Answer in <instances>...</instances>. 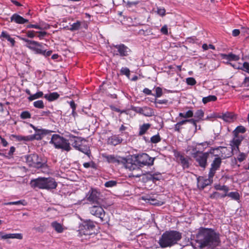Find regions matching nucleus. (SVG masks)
<instances>
[{"label": "nucleus", "mask_w": 249, "mask_h": 249, "mask_svg": "<svg viewBox=\"0 0 249 249\" xmlns=\"http://www.w3.org/2000/svg\"><path fill=\"white\" fill-rule=\"evenodd\" d=\"M198 238L201 248H213L218 246L220 243L219 234L212 229H205L201 231Z\"/></svg>", "instance_id": "f257e3e1"}, {"label": "nucleus", "mask_w": 249, "mask_h": 249, "mask_svg": "<svg viewBox=\"0 0 249 249\" xmlns=\"http://www.w3.org/2000/svg\"><path fill=\"white\" fill-rule=\"evenodd\" d=\"M181 233L176 231H169L164 232L159 241V244L162 248L170 247L181 239Z\"/></svg>", "instance_id": "f03ea898"}, {"label": "nucleus", "mask_w": 249, "mask_h": 249, "mask_svg": "<svg viewBox=\"0 0 249 249\" xmlns=\"http://www.w3.org/2000/svg\"><path fill=\"white\" fill-rule=\"evenodd\" d=\"M154 158L150 157L146 153H142L137 155H133L128 158V162L132 164V169L129 170H134L140 167L144 166H151L153 164Z\"/></svg>", "instance_id": "7ed1b4c3"}, {"label": "nucleus", "mask_w": 249, "mask_h": 249, "mask_svg": "<svg viewBox=\"0 0 249 249\" xmlns=\"http://www.w3.org/2000/svg\"><path fill=\"white\" fill-rule=\"evenodd\" d=\"M27 164L32 167L39 168L47 166V160L36 154H32L25 156Z\"/></svg>", "instance_id": "20e7f679"}, {"label": "nucleus", "mask_w": 249, "mask_h": 249, "mask_svg": "<svg viewBox=\"0 0 249 249\" xmlns=\"http://www.w3.org/2000/svg\"><path fill=\"white\" fill-rule=\"evenodd\" d=\"M50 143L53 144L57 149H61L67 152L71 149L69 140L58 134H53L52 136Z\"/></svg>", "instance_id": "39448f33"}, {"label": "nucleus", "mask_w": 249, "mask_h": 249, "mask_svg": "<svg viewBox=\"0 0 249 249\" xmlns=\"http://www.w3.org/2000/svg\"><path fill=\"white\" fill-rule=\"evenodd\" d=\"M102 157L109 163L116 165H123L126 169H132V164L128 162V158L126 159L114 155L102 154Z\"/></svg>", "instance_id": "423d86ee"}, {"label": "nucleus", "mask_w": 249, "mask_h": 249, "mask_svg": "<svg viewBox=\"0 0 249 249\" xmlns=\"http://www.w3.org/2000/svg\"><path fill=\"white\" fill-rule=\"evenodd\" d=\"M110 48L114 55H119L122 57L127 56L131 52V50L124 44H112Z\"/></svg>", "instance_id": "0eeeda50"}, {"label": "nucleus", "mask_w": 249, "mask_h": 249, "mask_svg": "<svg viewBox=\"0 0 249 249\" xmlns=\"http://www.w3.org/2000/svg\"><path fill=\"white\" fill-rule=\"evenodd\" d=\"M214 150V149L212 148L209 152L204 153L199 151L196 155L194 156V158L201 167L205 168L207 165V159L210 154H213Z\"/></svg>", "instance_id": "6e6552de"}, {"label": "nucleus", "mask_w": 249, "mask_h": 249, "mask_svg": "<svg viewBox=\"0 0 249 249\" xmlns=\"http://www.w3.org/2000/svg\"><path fill=\"white\" fill-rule=\"evenodd\" d=\"M95 226L94 223L90 220L84 221L81 227L80 233L85 235H94Z\"/></svg>", "instance_id": "1a4fd4ad"}, {"label": "nucleus", "mask_w": 249, "mask_h": 249, "mask_svg": "<svg viewBox=\"0 0 249 249\" xmlns=\"http://www.w3.org/2000/svg\"><path fill=\"white\" fill-rule=\"evenodd\" d=\"M21 39L26 42V46L30 49L34 51L36 53L41 54V53H43V46L41 43L25 38H21Z\"/></svg>", "instance_id": "9d476101"}, {"label": "nucleus", "mask_w": 249, "mask_h": 249, "mask_svg": "<svg viewBox=\"0 0 249 249\" xmlns=\"http://www.w3.org/2000/svg\"><path fill=\"white\" fill-rule=\"evenodd\" d=\"M90 213L100 219L101 222L105 221V212L100 204L93 205L89 208Z\"/></svg>", "instance_id": "9b49d317"}, {"label": "nucleus", "mask_w": 249, "mask_h": 249, "mask_svg": "<svg viewBox=\"0 0 249 249\" xmlns=\"http://www.w3.org/2000/svg\"><path fill=\"white\" fill-rule=\"evenodd\" d=\"M100 193L96 190L91 189L86 195L87 200L92 203L100 204Z\"/></svg>", "instance_id": "f8f14e48"}, {"label": "nucleus", "mask_w": 249, "mask_h": 249, "mask_svg": "<svg viewBox=\"0 0 249 249\" xmlns=\"http://www.w3.org/2000/svg\"><path fill=\"white\" fill-rule=\"evenodd\" d=\"M222 163V159L217 155H215V157L213 160L209 174L211 177H213L216 171L218 170L220 167Z\"/></svg>", "instance_id": "ddd939ff"}, {"label": "nucleus", "mask_w": 249, "mask_h": 249, "mask_svg": "<svg viewBox=\"0 0 249 249\" xmlns=\"http://www.w3.org/2000/svg\"><path fill=\"white\" fill-rule=\"evenodd\" d=\"M213 177H211L210 174H208V178H205L202 177H199L197 178V187L201 190L204 189L206 186L211 185L213 182Z\"/></svg>", "instance_id": "4468645a"}, {"label": "nucleus", "mask_w": 249, "mask_h": 249, "mask_svg": "<svg viewBox=\"0 0 249 249\" xmlns=\"http://www.w3.org/2000/svg\"><path fill=\"white\" fill-rule=\"evenodd\" d=\"M35 131V133L34 135L31 136V140H40L42 138L47 135L48 134L52 132V131L45 129H39L37 128Z\"/></svg>", "instance_id": "2eb2a0df"}, {"label": "nucleus", "mask_w": 249, "mask_h": 249, "mask_svg": "<svg viewBox=\"0 0 249 249\" xmlns=\"http://www.w3.org/2000/svg\"><path fill=\"white\" fill-rule=\"evenodd\" d=\"M205 144H208L207 142L197 143L196 144L193 143L192 145H189L188 146L186 149V151L187 152H189V154H190L192 157L194 158V156L196 155L200 151L197 150V145L204 146L205 145Z\"/></svg>", "instance_id": "dca6fc26"}, {"label": "nucleus", "mask_w": 249, "mask_h": 249, "mask_svg": "<svg viewBox=\"0 0 249 249\" xmlns=\"http://www.w3.org/2000/svg\"><path fill=\"white\" fill-rule=\"evenodd\" d=\"M45 189L50 190L55 189L57 183L52 178H44Z\"/></svg>", "instance_id": "f3484780"}, {"label": "nucleus", "mask_w": 249, "mask_h": 249, "mask_svg": "<svg viewBox=\"0 0 249 249\" xmlns=\"http://www.w3.org/2000/svg\"><path fill=\"white\" fill-rule=\"evenodd\" d=\"M31 185L34 188L45 189L44 178H38L31 181Z\"/></svg>", "instance_id": "a211bd4d"}, {"label": "nucleus", "mask_w": 249, "mask_h": 249, "mask_svg": "<svg viewBox=\"0 0 249 249\" xmlns=\"http://www.w3.org/2000/svg\"><path fill=\"white\" fill-rule=\"evenodd\" d=\"M221 56L222 59L227 61V62H226L227 64H230L231 65H232L233 67H234V66L232 65L231 63L229 62V61H238L240 59V57L239 55H235L232 53H230L229 54L222 53L221 54Z\"/></svg>", "instance_id": "6ab92c4d"}, {"label": "nucleus", "mask_w": 249, "mask_h": 249, "mask_svg": "<svg viewBox=\"0 0 249 249\" xmlns=\"http://www.w3.org/2000/svg\"><path fill=\"white\" fill-rule=\"evenodd\" d=\"M217 117L223 119L225 122L228 123L233 122L235 119L233 113L230 112L223 113L221 114L218 115Z\"/></svg>", "instance_id": "aec40b11"}, {"label": "nucleus", "mask_w": 249, "mask_h": 249, "mask_svg": "<svg viewBox=\"0 0 249 249\" xmlns=\"http://www.w3.org/2000/svg\"><path fill=\"white\" fill-rule=\"evenodd\" d=\"M69 139L72 142V146L75 148L77 149L80 144H81V142L83 141H85L84 138L80 137L75 136L73 135H70L69 136Z\"/></svg>", "instance_id": "412c9836"}, {"label": "nucleus", "mask_w": 249, "mask_h": 249, "mask_svg": "<svg viewBox=\"0 0 249 249\" xmlns=\"http://www.w3.org/2000/svg\"><path fill=\"white\" fill-rule=\"evenodd\" d=\"M123 139L119 135H114L108 138L107 142L108 144L116 146L121 143Z\"/></svg>", "instance_id": "4be33fe9"}, {"label": "nucleus", "mask_w": 249, "mask_h": 249, "mask_svg": "<svg viewBox=\"0 0 249 249\" xmlns=\"http://www.w3.org/2000/svg\"><path fill=\"white\" fill-rule=\"evenodd\" d=\"M234 137L232 140L231 142V145L234 148L239 149V146L241 144L242 141L244 139V137L242 135H233Z\"/></svg>", "instance_id": "5701e85b"}, {"label": "nucleus", "mask_w": 249, "mask_h": 249, "mask_svg": "<svg viewBox=\"0 0 249 249\" xmlns=\"http://www.w3.org/2000/svg\"><path fill=\"white\" fill-rule=\"evenodd\" d=\"M11 22H15L17 24H23L25 23L28 22L29 20L23 18L22 17L17 14H13L10 18Z\"/></svg>", "instance_id": "b1692460"}, {"label": "nucleus", "mask_w": 249, "mask_h": 249, "mask_svg": "<svg viewBox=\"0 0 249 249\" xmlns=\"http://www.w3.org/2000/svg\"><path fill=\"white\" fill-rule=\"evenodd\" d=\"M153 102L154 103V104L155 105V107L157 108H161L163 107V106H160V105H163L165 107H167V106H169V105L172 104V102L169 101V100L167 99H164L160 100V99H158L157 98L155 99L154 101Z\"/></svg>", "instance_id": "393cba45"}, {"label": "nucleus", "mask_w": 249, "mask_h": 249, "mask_svg": "<svg viewBox=\"0 0 249 249\" xmlns=\"http://www.w3.org/2000/svg\"><path fill=\"white\" fill-rule=\"evenodd\" d=\"M178 158L180 163L183 169L188 168L189 167L190 163L188 158H185L183 155H179Z\"/></svg>", "instance_id": "a878e982"}, {"label": "nucleus", "mask_w": 249, "mask_h": 249, "mask_svg": "<svg viewBox=\"0 0 249 249\" xmlns=\"http://www.w3.org/2000/svg\"><path fill=\"white\" fill-rule=\"evenodd\" d=\"M154 110L150 107H143L142 115L146 117H151L154 115Z\"/></svg>", "instance_id": "bb28decb"}, {"label": "nucleus", "mask_w": 249, "mask_h": 249, "mask_svg": "<svg viewBox=\"0 0 249 249\" xmlns=\"http://www.w3.org/2000/svg\"><path fill=\"white\" fill-rule=\"evenodd\" d=\"M76 150L81 151V152L84 153L89 157L91 153L89 147L87 145H83L82 144H80V145L76 149Z\"/></svg>", "instance_id": "cd10ccee"}, {"label": "nucleus", "mask_w": 249, "mask_h": 249, "mask_svg": "<svg viewBox=\"0 0 249 249\" xmlns=\"http://www.w3.org/2000/svg\"><path fill=\"white\" fill-rule=\"evenodd\" d=\"M81 22L80 21H77L76 22L71 25V26L65 27V28L68 29L71 32H74L78 30L81 27Z\"/></svg>", "instance_id": "c85d7f7f"}, {"label": "nucleus", "mask_w": 249, "mask_h": 249, "mask_svg": "<svg viewBox=\"0 0 249 249\" xmlns=\"http://www.w3.org/2000/svg\"><path fill=\"white\" fill-rule=\"evenodd\" d=\"M59 95L57 92H52L50 94H46L44 95V98L49 101H53L58 99Z\"/></svg>", "instance_id": "c756f323"}, {"label": "nucleus", "mask_w": 249, "mask_h": 249, "mask_svg": "<svg viewBox=\"0 0 249 249\" xmlns=\"http://www.w3.org/2000/svg\"><path fill=\"white\" fill-rule=\"evenodd\" d=\"M151 124H144L140 127L139 135L142 136L145 134L146 132L149 129Z\"/></svg>", "instance_id": "7c9ffc66"}, {"label": "nucleus", "mask_w": 249, "mask_h": 249, "mask_svg": "<svg viewBox=\"0 0 249 249\" xmlns=\"http://www.w3.org/2000/svg\"><path fill=\"white\" fill-rule=\"evenodd\" d=\"M16 148L14 146H11L8 153H0V156H3L6 158L10 159L12 157V156L15 152Z\"/></svg>", "instance_id": "2f4dec72"}, {"label": "nucleus", "mask_w": 249, "mask_h": 249, "mask_svg": "<svg viewBox=\"0 0 249 249\" xmlns=\"http://www.w3.org/2000/svg\"><path fill=\"white\" fill-rule=\"evenodd\" d=\"M52 227L58 233H61L63 231L62 226L58 222L55 221L52 223Z\"/></svg>", "instance_id": "473e14b6"}, {"label": "nucleus", "mask_w": 249, "mask_h": 249, "mask_svg": "<svg viewBox=\"0 0 249 249\" xmlns=\"http://www.w3.org/2000/svg\"><path fill=\"white\" fill-rule=\"evenodd\" d=\"M1 36L5 38L8 41H9L11 43L12 46H14L15 43L14 39L11 37L10 36L9 34H8L6 32L4 31L2 32L1 34Z\"/></svg>", "instance_id": "72a5a7b5"}, {"label": "nucleus", "mask_w": 249, "mask_h": 249, "mask_svg": "<svg viewBox=\"0 0 249 249\" xmlns=\"http://www.w3.org/2000/svg\"><path fill=\"white\" fill-rule=\"evenodd\" d=\"M246 131L245 127L243 126L240 125L237 126L235 130L233 131V135H240L239 133L243 134Z\"/></svg>", "instance_id": "f704fd0d"}, {"label": "nucleus", "mask_w": 249, "mask_h": 249, "mask_svg": "<svg viewBox=\"0 0 249 249\" xmlns=\"http://www.w3.org/2000/svg\"><path fill=\"white\" fill-rule=\"evenodd\" d=\"M217 100V97L215 95H209L207 97H205L202 98V102L206 104L207 103L211 101H215Z\"/></svg>", "instance_id": "c9c22d12"}, {"label": "nucleus", "mask_w": 249, "mask_h": 249, "mask_svg": "<svg viewBox=\"0 0 249 249\" xmlns=\"http://www.w3.org/2000/svg\"><path fill=\"white\" fill-rule=\"evenodd\" d=\"M227 196L231 197L235 200H238L240 199L239 194L237 192H232L229 193H227Z\"/></svg>", "instance_id": "e433bc0d"}, {"label": "nucleus", "mask_w": 249, "mask_h": 249, "mask_svg": "<svg viewBox=\"0 0 249 249\" xmlns=\"http://www.w3.org/2000/svg\"><path fill=\"white\" fill-rule=\"evenodd\" d=\"M43 95V93L42 91H39L36 92V93L34 94L31 95L28 98V99L31 101L34 100H35L36 99L39 98L40 97H42Z\"/></svg>", "instance_id": "4c0bfd02"}, {"label": "nucleus", "mask_w": 249, "mask_h": 249, "mask_svg": "<svg viewBox=\"0 0 249 249\" xmlns=\"http://www.w3.org/2000/svg\"><path fill=\"white\" fill-rule=\"evenodd\" d=\"M214 188L216 190L223 191L225 193H228L229 190V188L226 185H221L220 184H215L214 185Z\"/></svg>", "instance_id": "58836bf2"}, {"label": "nucleus", "mask_w": 249, "mask_h": 249, "mask_svg": "<svg viewBox=\"0 0 249 249\" xmlns=\"http://www.w3.org/2000/svg\"><path fill=\"white\" fill-rule=\"evenodd\" d=\"M194 113L192 110H189L185 114L179 113V116L184 118H189L193 116Z\"/></svg>", "instance_id": "ea45409f"}, {"label": "nucleus", "mask_w": 249, "mask_h": 249, "mask_svg": "<svg viewBox=\"0 0 249 249\" xmlns=\"http://www.w3.org/2000/svg\"><path fill=\"white\" fill-rule=\"evenodd\" d=\"M5 205H25V200H20L17 201H12V202H6L4 203Z\"/></svg>", "instance_id": "a19ab883"}, {"label": "nucleus", "mask_w": 249, "mask_h": 249, "mask_svg": "<svg viewBox=\"0 0 249 249\" xmlns=\"http://www.w3.org/2000/svg\"><path fill=\"white\" fill-rule=\"evenodd\" d=\"M156 93L153 94V95L155 97V99L161 97L163 94L162 89L161 88L158 87L155 88Z\"/></svg>", "instance_id": "79ce46f5"}, {"label": "nucleus", "mask_w": 249, "mask_h": 249, "mask_svg": "<svg viewBox=\"0 0 249 249\" xmlns=\"http://www.w3.org/2000/svg\"><path fill=\"white\" fill-rule=\"evenodd\" d=\"M226 196H227L226 193H225L223 194H221L219 192H213L212 194L211 197L212 198H224Z\"/></svg>", "instance_id": "37998d69"}, {"label": "nucleus", "mask_w": 249, "mask_h": 249, "mask_svg": "<svg viewBox=\"0 0 249 249\" xmlns=\"http://www.w3.org/2000/svg\"><path fill=\"white\" fill-rule=\"evenodd\" d=\"M204 116V112L202 109L197 110L195 113L194 117L197 118L198 121H199Z\"/></svg>", "instance_id": "c03bdc74"}, {"label": "nucleus", "mask_w": 249, "mask_h": 249, "mask_svg": "<svg viewBox=\"0 0 249 249\" xmlns=\"http://www.w3.org/2000/svg\"><path fill=\"white\" fill-rule=\"evenodd\" d=\"M34 106L36 108H43L44 104L42 100H37L34 102Z\"/></svg>", "instance_id": "a18cd8bd"}, {"label": "nucleus", "mask_w": 249, "mask_h": 249, "mask_svg": "<svg viewBox=\"0 0 249 249\" xmlns=\"http://www.w3.org/2000/svg\"><path fill=\"white\" fill-rule=\"evenodd\" d=\"M161 141V138L159 134L152 136L150 139V142L153 143H157Z\"/></svg>", "instance_id": "49530a36"}, {"label": "nucleus", "mask_w": 249, "mask_h": 249, "mask_svg": "<svg viewBox=\"0 0 249 249\" xmlns=\"http://www.w3.org/2000/svg\"><path fill=\"white\" fill-rule=\"evenodd\" d=\"M117 182L116 180H109L105 183V186L107 188L113 187L116 186Z\"/></svg>", "instance_id": "de8ad7c7"}, {"label": "nucleus", "mask_w": 249, "mask_h": 249, "mask_svg": "<svg viewBox=\"0 0 249 249\" xmlns=\"http://www.w3.org/2000/svg\"><path fill=\"white\" fill-rule=\"evenodd\" d=\"M20 117L22 119H29L31 118V114L28 111H24L21 113Z\"/></svg>", "instance_id": "09e8293b"}, {"label": "nucleus", "mask_w": 249, "mask_h": 249, "mask_svg": "<svg viewBox=\"0 0 249 249\" xmlns=\"http://www.w3.org/2000/svg\"><path fill=\"white\" fill-rule=\"evenodd\" d=\"M120 72L121 74L126 75L128 78L130 76V70L128 68L126 67H123L121 70Z\"/></svg>", "instance_id": "8fccbe9b"}, {"label": "nucleus", "mask_w": 249, "mask_h": 249, "mask_svg": "<svg viewBox=\"0 0 249 249\" xmlns=\"http://www.w3.org/2000/svg\"><path fill=\"white\" fill-rule=\"evenodd\" d=\"M131 109L135 112L142 115L143 107H141L132 106Z\"/></svg>", "instance_id": "3c124183"}, {"label": "nucleus", "mask_w": 249, "mask_h": 249, "mask_svg": "<svg viewBox=\"0 0 249 249\" xmlns=\"http://www.w3.org/2000/svg\"><path fill=\"white\" fill-rule=\"evenodd\" d=\"M151 178L154 180H159L160 179L161 176L159 173L150 174Z\"/></svg>", "instance_id": "603ef678"}, {"label": "nucleus", "mask_w": 249, "mask_h": 249, "mask_svg": "<svg viewBox=\"0 0 249 249\" xmlns=\"http://www.w3.org/2000/svg\"><path fill=\"white\" fill-rule=\"evenodd\" d=\"M10 237L12 239H22L23 238L21 233H10Z\"/></svg>", "instance_id": "864d4df0"}, {"label": "nucleus", "mask_w": 249, "mask_h": 249, "mask_svg": "<svg viewBox=\"0 0 249 249\" xmlns=\"http://www.w3.org/2000/svg\"><path fill=\"white\" fill-rule=\"evenodd\" d=\"M186 83L189 85L193 86L196 84V81L193 77H189L186 79Z\"/></svg>", "instance_id": "5fc2aeb1"}, {"label": "nucleus", "mask_w": 249, "mask_h": 249, "mask_svg": "<svg viewBox=\"0 0 249 249\" xmlns=\"http://www.w3.org/2000/svg\"><path fill=\"white\" fill-rule=\"evenodd\" d=\"M157 13L160 16H164L165 15V10L164 8L158 7Z\"/></svg>", "instance_id": "6e6d98bb"}, {"label": "nucleus", "mask_w": 249, "mask_h": 249, "mask_svg": "<svg viewBox=\"0 0 249 249\" xmlns=\"http://www.w3.org/2000/svg\"><path fill=\"white\" fill-rule=\"evenodd\" d=\"M151 30L147 29L146 30H144L143 29H141L139 30V34L143 36H148L151 33Z\"/></svg>", "instance_id": "4d7b16f0"}, {"label": "nucleus", "mask_w": 249, "mask_h": 249, "mask_svg": "<svg viewBox=\"0 0 249 249\" xmlns=\"http://www.w3.org/2000/svg\"><path fill=\"white\" fill-rule=\"evenodd\" d=\"M36 33V32L34 31H28L26 32L27 36L30 38H34Z\"/></svg>", "instance_id": "13d9d810"}, {"label": "nucleus", "mask_w": 249, "mask_h": 249, "mask_svg": "<svg viewBox=\"0 0 249 249\" xmlns=\"http://www.w3.org/2000/svg\"><path fill=\"white\" fill-rule=\"evenodd\" d=\"M0 238L2 239H7L11 238L10 233L4 234L3 233L0 232Z\"/></svg>", "instance_id": "bf43d9fd"}, {"label": "nucleus", "mask_w": 249, "mask_h": 249, "mask_svg": "<svg viewBox=\"0 0 249 249\" xmlns=\"http://www.w3.org/2000/svg\"><path fill=\"white\" fill-rule=\"evenodd\" d=\"M36 33L38 34V37L40 39H43V37L47 34V33L44 31L36 32Z\"/></svg>", "instance_id": "052dcab7"}, {"label": "nucleus", "mask_w": 249, "mask_h": 249, "mask_svg": "<svg viewBox=\"0 0 249 249\" xmlns=\"http://www.w3.org/2000/svg\"><path fill=\"white\" fill-rule=\"evenodd\" d=\"M246 156L245 154L243 153H240L237 157V160L239 161L242 162L245 159Z\"/></svg>", "instance_id": "680f3d73"}, {"label": "nucleus", "mask_w": 249, "mask_h": 249, "mask_svg": "<svg viewBox=\"0 0 249 249\" xmlns=\"http://www.w3.org/2000/svg\"><path fill=\"white\" fill-rule=\"evenodd\" d=\"M160 32L163 35H167L168 34V28L166 25H164L162 26L160 29Z\"/></svg>", "instance_id": "e2e57ef3"}, {"label": "nucleus", "mask_w": 249, "mask_h": 249, "mask_svg": "<svg viewBox=\"0 0 249 249\" xmlns=\"http://www.w3.org/2000/svg\"><path fill=\"white\" fill-rule=\"evenodd\" d=\"M243 69H242L243 70L246 71L248 73H249V63L248 62H244L243 64Z\"/></svg>", "instance_id": "0e129e2a"}, {"label": "nucleus", "mask_w": 249, "mask_h": 249, "mask_svg": "<svg viewBox=\"0 0 249 249\" xmlns=\"http://www.w3.org/2000/svg\"><path fill=\"white\" fill-rule=\"evenodd\" d=\"M40 25V28H39V30H46L50 28V25L47 24H41L40 23L39 24Z\"/></svg>", "instance_id": "69168bd1"}, {"label": "nucleus", "mask_w": 249, "mask_h": 249, "mask_svg": "<svg viewBox=\"0 0 249 249\" xmlns=\"http://www.w3.org/2000/svg\"><path fill=\"white\" fill-rule=\"evenodd\" d=\"M26 28H35V29H39V28H40V25H39V24H30L26 26Z\"/></svg>", "instance_id": "338daca9"}, {"label": "nucleus", "mask_w": 249, "mask_h": 249, "mask_svg": "<svg viewBox=\"0 0 249 249\" xmlns=\"http://www.w3.org/2000/svg\"><path fill=\"white\" fill-rule=\"evenodd\" d=\"M52 51H46L45 50H43V53H41V54L45 57H47L50 56L52 53Z\"/></svg>", "instance_id": "774afa93"}]
</instances>
